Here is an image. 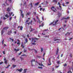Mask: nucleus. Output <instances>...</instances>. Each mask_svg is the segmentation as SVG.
<instances>
[{"mask_svg": "<svg viewBox=\"0 0 73 73\" xmlns=\"http://www.w3.org/2000/svg\"><path fill=\"white\" fill-rule=\"evenodd\" d=\"M52 58H53L54 60V56H51L50 57V58H49L48 59V61H49L50 64H48L49 65H51V63L50 62V59Z\"/></svg>", "mask_w": 73, "mask_h": 73, "instance_id": "f257e3e1", "label": "nucleus"}, {"mask_svg": "<svg viewBox=\"0 0 73 73\" xmlns=\"http://www.w3.org/2000/svg\"><path fill=\"white\" fill-rule=\"evenodd\" d=\"M51 9H52V11H53L54 12H56L55 10V11H57V9H56L54 8V6L52 7L51 8Z\"/></svg>", "mask_w": 73, "mask_h": 73, "instance_id": "f03ea898", "label": "nucleus"}, {"mask_svg": "<svg viewBox=\"0 0 73 73\" xmlns=\"http://www.w3.org/2000/svg\"><path fill=\"white\" fill-rule=\"evenodd\" d=\"M11 33H12V31L11 30H10L8 32L7 35H10Z\"/></svg>", "mask_w": 73, "mask_h": 73, "instance_id": "7ed1b4c3", "label": "nucleus"}, {"mask_svg": "<svg viewBox=\"0 0 73 73\" xmlns=\"http://www.w3.org/2000/svg\"><path fill=\"white\" fill-rule=\"evenodd\" d=\"M34 40H38V38H32L31 39L32 42H33V41Z\"/></svg>", "mask_w": 73, "mask_h": 73, "instance_id": "20e7f679", "label": "nucleus"}, {"mask_svg": "<svg viewBox=\"0 0 73 73\" xmlns=\"http://www.w3.org/2000/svg\"><path fill=\"white\" fill-rule=\"evenodd\" d=\"M19 28H20V30H21V31H22L23 30V27L22 26H18L17 28L18 29H19Z\"/></svg>", "mask_w": 73, "mask_h": 73, "instance_id": "39448f33", "label": "nucleus"}, {"mask_svg": "<svg viewBox=\"0 0 73 73\" xmlns=\"http://www.w3.org/2000/svg\"><path fill=\"white\" fill-rule=\"evenodd\" d=\"M33 61H34V62H35V59H33L31 61V65L32 66H33V63H32Z\"/></svg>", "mask_w": 73, "mask_h": 73, "instance_id": "423d86ee", "label": "nucleus"}, {"mask_svg": "<svg viewBox=\"0 0 73 73\" xmlns=\"http://www.w3.org/2000/svg\"><path fill=\"white\" fill-rule=\"evenodd\" d=\"M9 29V27H6L3 28V29H5V30H6L7 31V29Z\"/></svg>", "mask_w": 73, "mask_h": 73, "instance_id": "0eeeda50", "label": "nucleus"}, {"mask_svg": "<svg viewBox=\"0 0 73 73\" xmlns=\"http://www.w3.org/2000/svg\"><path fill=\"white\" fill-rule=\"evenodd\" d=\"M58 51H59V49H58V48L56 51V54L57 55V54H58Z\"/></svg>", "mask_w": 73, "mask_h": 73, "instance_id": "6e6552de", "label": "nucleus"}, {"mask_svg": "<svg viewBox=\"0 0 73 73\" xmlns=\"http://www.w3.org/2000/svg\"><path fill=\"white\" fill-rule=\"evenodd\" d=\"M59 8H60V10L61 11V12L63 11V10H62V7L60 5L59 6Z\"/></svg>", "mask_w": 73, "mask_h": 73, "instance_id": "1a4fd4ad", "label": "nucleus"}, {"mask_svg": "<svg viewBox=\"0 0 73 73\" xmlns=\"http://www.w3.org/2000/svg\"><path fill=\"white\" fill-rule=\"evenodd\" d=\"M7 12H9V11H11V8H9V7H8L7 9Z\"/></svg>", "mask_w": 73, "mask_h": 73, "instance_id": "9d476101", "label": "nucleus"}, {"mask_svg": "<svg viewBox=\"0 0 73 73\" xmlns=\"http://www.w3.org/2000/svg\"><path fill=\"white\" fill-rule=\"evenodd\" d=\"M4 33V30H3L1 32V35H3V34Z\"/></svg>", "mask_w": 73, "mask_h": 73, "instance_id": "9b49d317", "label": "nucleus"}, {"mask_svg": "<svg viewBox=\"0 0 73 73\" xmlns=\"http://www.w3.org/2000/svg\"><path fill=\"white\" fill-rule=\"evenodd\" d=\"M58 15L59 16V17H60L61 16V14L60 13H58Z\"/></svg>", "mask_w": 73, "mask_h": 73, "instance_id": "f8f14e48", "label": "nucleus"}, {"mask_svg": "<svg viewBox=\"0 0 73 73\" xmlns=\"http://www.w3.org/2000/svg\"><path fill=\"white\" fill-rule=\"evenodd\" d=\"M58 21V20H57L56 21H55V24H53V25H55L56 24V23H57V22Z\"/></svg>", "mask_w": 73, "mask_h": 73, "instance_id": "ddd939ff", "label": "nucleus"}, {"mask_svg": "<svg viewBox=\"0 0 73 73\" xmlns=\"http://www.w3.org/2000/svg\"><path fill=\"white\" fill-rule=\"evenodd\" d=\"M29 5L30 4L31 5V7L30 8V9H32V8H33V6L32 5V3H31L30 4H29Z\"/></svg>", "mask_w": 73, "mask_h": 73, "instance_id": "4468645a", "label": "nucleus"}, {"mask_svg": "<svg viewBox=\"0 0 73 73\" xmlns=\"http://www.w3.org/2000/svg\"><path fill=\"white\" fill-rule=\"evenodd\" d=\"M53 2H55L56 3H57L58 1L57 0H53L52 1Z\"/></svg>", "mask_w": 73, "mask_h": 73, "instance_id": "2eb2a0df", "label": "nucleus"}, {"mask_svg": "<svg viewBox=\"0 0 73 73\" xmlns=\"http://www.w3.org/2000/svg\"><path fill=\"white\" fill-rule=\"evenodd\" d=\"M30 14H31V12L27 13L26 14V16H27V15L29 16V15H30Z\"/></svg>", "mask_w": 73, "mask_h": 73, "instance_id": "dca6fc26", "label": "nucleus"}, {"mask_svg": "<svg viewBox=\"0 0 73 73\" xmlns=\"http://www.w3.org/2000/svg\"><path fill=\"white\" fill-rule=\"evenodd\" d=\"M23 71V69L22 68H21L20 69H19V72H22Z\"/></svg>", "mask_w": 73, "mask_h": 73, "instance_id": "f3484780", "label": "nucleus"}, {"mask_svg": "<svg viewBox=\"0 0 73 73\" xmlns=\"http://www.w3.org/2000/svg\"><path fill=\"white\" fill-rule=\"evenodd\" d=\"M16 66H17V65L13 64V68H15V67H16Z\"/></svg>", "mask_w": 73, "mask_h": 73, "instance_id": "a211bd4d", "label": "nucleus"}, {"mask_svg": "<svg viewBox=\"0 0 73 73\" xmlns=\"http://www.w3.org/2000/svg\"><path fill=\"white\" fill-rule=\"evenodd\" d=\"M12 60H13V61H14V62H15V60H16V59L15 58H13L12 59Z\"/></svg>", "mask_w": 73, "mask_h": 73, "instance_id": "6ab92c4d", "label": "nucleus"}, {"mask_svg": "<svg viewBox=\"0 0 73 73\" xmlns=\"http://www.w3.org/2000/svg\"><path fill=\"white\" fill-rule=\"evenodd\" d=\"M56 63L58 64H59L60 63V61L59 60H58L56 62Z\"/></svg>", "mask_w": 73, "mask_h": 73, "instance_id": "aec40b11", "label": "nucleus"}, {"mask_svg": "<svg viewBox=\"0 0 73 73\" xmlns=\"http://www.w3.org/2000/svg\"><path fill=\"white\" fill-rule=\"evenodd\" d=\"M11 66V65H8L7 67H6L5 68L6 69H7V68H9V66Z\"/></svg>", "mask_w": 73, "mask_h": 73, "instance_id": "412c9836", "label": "nucleus"}, {"mask_svg": "<svg viewBox=\"0 0 73 73\" xmlns=\"http://www.w3.org/2000/svg\"><path fill=\"white\" fill-rule=\"evenodd\" d=\"M65 19V17H63L61 19V21H62V20H64Z\"/></svg>", "mask_w": 73, "mask_h": 73, "instance_id": "4be33fe9", "label": "nucleus"}, {"mask_svg": "<svg viewBox=\"0 0 73 73\" xmlns=\"http://www.w3.org/2000/svg\"><path fill=\"white\" fill-rule=\"evenodd\" d=\"M65 20H67V19H69L70 17H68L67 18H65Z\"/></svg>", "mask_w": 73, "mask_h": 73, "instance_id": "5701e85b", "label": "nucleus"}, {"mask_svg": "<svg viewBox=\"0 0 73 73\" xmlns=\"http://www.w3.org/2000/svg\"><path fill=\"white\" fill-rule=\"evenodd\" d=\"M6 17H7V18L9 17V15H8V14H6L5 15Z\"/></svg>", "mask_w": 73, "mask_h": 73, "instance_id": "b1692460", "label": "nucleus"}, {"mask_svg": "<svg viewBox=\"0 0 73 73\" xmlns=\"http://www.w3.org/2000/svg\"><path fill=\"white\" fill-rule=\"evenodd\" d=\"M9 39L10 40H12V42H13V39H12L11 38H9Z\"/></svg>", "mask_w": 73, "mask_h": 73, "instance_id": "393cba45", "label": "nucleus"}, {"mask_svg": "<svg viewBox=\"0 0 73 73\" xmlns=\"http://www.w3.org/2000/svg\"><path fill=\"white\" fill-rule=\"evenodd\" d=\"M23 44H21V46H22V48H25V46H23Z\"/></svg>", "mask_w": 73, "mask_h": 73, "instance_id": "a878e982", "label": "nucleus"}, {"mask_svg": "<svg viewBox=\"0 0 73 73\" xmlns=\"http://www.w3.org/2000/svg\"><path fill=\"white\" fill-rule=\"evenodd\" d=\"M39 65H40V66H43V64H40V63H38Z\"/></svg>", "mask_w": 73, "mask_h": 73, "instance_id": "bb28decb", "label": "nucleus"}, {"mask_svg": "<svg viewBox=\"0 0 73 73\" xmlns=\"http://www.w3.org/2000/svg\"><path fill=\"white\" fill-rule=\"evenodd\" d=\"M39 2H38L36 3H35V5H38V3H39Z\"/></svg>", "mask_w": 73, "mask_h": 73, "instance_id": "cd10ccee", "label": "nucleus"}, {"mask_svg": "<svg viewBox=\"0 0 73 73\" xmlns=\"http://www.w3.org/2000/svg\"><path fill=\"white\" fill-rule=\"evenodd\" d=\"M8 1H9L10 3H12V0H8Z\"/></svg>", "mask_w": 73, "mask_h": 73, "instance_id": "c85d7f7f", "label": "nucleus"}, {"mask_svg": "<svg viewBox=\"0 0 73 73\" xmlns=\"http://www.w3.org/2000/svg\"><path fill=\"white\" fill-rule=\"evenodd\" d=\"M14 50H15V51H19V49H18L17 50L16 49V48H15L14 49Z\"/></svg>", "mask_w": 73, "mask_h": 73, "instance_id": "c756f323", "label": "nucleus"}, {"mask_svg": "<svg viewBox=\"0 0 73 73\" xmlns=\"http://www.w3.org/2000/svg\"><path fill=\"white\" fill-rule=\"evenodd\" d=\"M20 58H21V61H23V60H24V58H23L20 57Z\"/></svg>", "mask_w": 73, "mask_h": 73, "instance_id": "7c9ffc66", "label": "nucleus"}, {"mask_svg": "<svg viewBox=\"0 0 73 73\" xmlns=\"http://www.w3.org/2000/svg\"><path fill=\"white\" fill-rule=\"evenodd\" d=\"M7 61H8V60H5V61H4L5 64H7Z\"/></svg>", "mask_w": 73, "mask_h": 73, "instance_id": "2f4dec72", "label": "nucleus"}, {"mask_svg": "<svg viewBox=\"0 0 73 73\" xmlns=\"http://www.w3.org/2000/svg\"><path fill=\"white\" fill-rule=\"evenodd\" d=\"M43 51V48H41V52H42Z\"/></svg>", "mask_w": 73, "mask_h": 73, "instance_id": "473e14b6", "label": "nucleus"}, {"mask_svg": "<svg viewBox=\"0 0 73 73\" xmlns=\"http://www.w3.org/2000/svg\"><path fill=\"white\" fill-rule=\"evenodd\" d=\"M21 16H22V18H23L24 17V14H21Z\"/></svg>", "mask_w": 73, "mask_h": 73, "instance_id": "72a5a7b5", "label": "nucleus"}, {"mask_svg": "<svg viewBox=\"0 0 73 73\" xmlns=\"http://www.w3.org/2000/svg\"><path fill=\"white\" fill-rule=\"evenodd\" d=\"M5 3L6 4V5H7V6H8L9 5V4H8L7 3V1H6Z\"/></svg>", "mask_w": 73, "mask_h": 73, "instance_id": "f704fd0d", "label": "nucleus"}, {"mask_svg": "<svg viewBox=\"0 0 73 73\" xmlns=\"http://www.w3.org/2000/svg\"><path fill=\"white\" fill-rule=\"evenodd\" d=\"M25 41H26V42H28V39H27V38H25Z\"/></svg>", "mask_w": 73, "mask_h": 73, "instance_id": "c9c22d12", "label": "nucleus"}, {"mask_svg": "<svg viewBox=\"0 0 73 73\" xmlns=\"http://www.w3.org/2000/svg\"><path fill=\"white\" fill-rule=\"evenodd\" d=\"M38 68H39V69L40 68V69H42V67L38 66Z\"/></svg>", "mask_w": 73, "mask_h": 73, "instance_id": "e433bc0d", "label": "nucleus"}, {"mask_svg": "<svg viewBox=\"0 0 73 73\" xmlns=\"http://www.w3.org/2000/svg\"><path fill=\"white\" fill-rule=\"evenodd\" d=\"M70 57L71 58H72V54H70Z\"/></svg>", "mask_w": 73, "mask_h": 73, "instance_id": "4c0bfd02", "label": "nucleus"}, {"mask_svg": "<svg viewBox=\"0 0 73 73\" xmlns=\"http://www.w3.org/2000/svg\"><path fill=\"white\" fill-rule=\"evenodd\" d=\"M38 32L37 31H35V32H34V33H35V34H36V33H37Z\"/></svg>", "mask_w": 73, "mask_h": 73, "instance_id": "58836bf2", "label": "nucleus"}, {"mask_svg": "<svg viewBox=\"0 0 73 73\" xmlns=\"http://www.w3.org/2000/svg\"><path fill=\"white\" fill-rule=\"evenodd\" d=\"M57 58L59 59L60 58V55H58V56L57 57Z\"/></svg>", "mask_w": 73, "mask_h": 73, "instance_id": "ea45409f", "label": "nucleus"}, {"mask_svg": "<svg viewBox=\"0 0 73 73\" xmlns=\"http://www.w3.org/2000/svg\"><path fill=\"white\" fill-rule=\"evenodd\" d=\"M58 40H59V39H54V41H58Z\"/></svg>", "mask_w": 73, "mask_h": 73, "instance_id": "a19ab883", "label": "nucleus"}, {"mask_svg": "<svg viewBox=\"0 0 73 73\" xmlns=\"http://www.w3.org/2000/svg\"><path fill=\"white\" fill-rule=\"evenodd\" d=\"M53 24V22H52V23H50V24L49 25H51Z\"/></svg>", "mask_w": 73, "mask_h": 73, "instance_id": "79ce46f5", "label": "nucleus"}, {"mask_svg": "<svg viewBox=\"0 0 73 73\" xmlns=\"http://www.w3.org/2000/svg\"><path fill=\"white\" fill-rule=\"evenodd\" d=\"M3 60L4 61H6V58L4 57V58H3Z\"/></svg>", "mask_w": 73, "mask_h": 73, "instance_id": "37998d69", "label": "nucleus"}, {"mask_svg": "<svg viewBox=\"0 0 73 73\" xmlns=\"http://www.w3.org/2000/svg\"><path fill=\"white\" fill-rule=\"evenodd\" d=\"M4 39H3L2 41V44H4Z\"/></svg>", "mask_w": 73, "mask_h": 73, "instance_id": "c03bdc74", "label": "nucleus"}, {"mask_svg": "<svg viewBox=\"0 0 73 73\" xmlns=\"http://www.w3.org/2000/svg\"><path fill=\"white\" fill-rule=\"evenodd\" d=\"M55 67L56 68H58L59 67V66H56Z\"/></svg>", "mask_w": 73, "mask_h": 73, "instance_id": "a18cd8bd", "label": "nucleus"}, {"mask_svg": "<svg viewBox=\"0 0 73 73\" xmlns=\"http://www.w3.org/2000/svg\"><path fill=\"white\" fill-rule=\"evenodd\" d=\"M33 13L34 14V15L36 16V12H34Z\"/></svg>", "mask_w": 73, "mask_h": 73, "instance_id": "49530a36", "label": "nucleus"}, {"mask_svg": "<svg viewBox=\"0 0 73 73\" xmlns=\"http://www.w3.org/2000/svg\"><path fill=\"white\" fill-rule=\"evenodd\" d=\"M2 64H3V62H0V65H1Z\"/></svg>", "mask_w": 73, "mask_h": 73, "instance_id": "de8ad7c7", "label": "nucleus"}, {"mask_svg": "<svg viewBox=\"0 0 73 73\" xmlns=\"http://www.w3.org/2000/svg\"><path fill=\"white\" fill-rule=\"evenodd\" d=\"M35 51L36 53H37V50H35Z\"/></svg>", "mask_w": 73, "mask_h": 73, "instance_id": "09e8293b", "label": "nucleus"}, {"mask_svg": "<svg viewBox=\"0 0 73 73\" xmlns=\"http://www.w3.org/2000/svg\"><path fill=\"white\" fill-rule=\"evenodd\" d=\"M35 30V29H33H33H32L31 30V31H30V32H32L33 30L34 31Z\"/></svg>", "mask_w": 73, "mask_h": 73, "instance_id": "8fccbe9b", "label": "nucleus"}, {"mask_svg": "<svg viewBox=\"0 0 73 73\" xmlns=\"http://www.w3.org/2000/svg\"><path fill=\"white\" fill-rule=\"evenodd\" d=\"M64 66H67V64H65L64 65Z\"/></svg>", "mask_w": 73, "mask_h": 73, "instance_id": "3c124183", "label": "nucleus"}, {"mask_svg": "<svg viewBox=\"0 0 73 73\" xmlns=\"http://www.w3.org/2000/svg\"><path fill=\"white\" fill-rule=\"evenodd\" d=\"M2 52H3V54H5V51H3Z\"/></svg>", "mask_w": 73, "mask_h": 73, "instance_id": "603ef678", "label": "nucleus"}, {"mask_svg": "<svg viewBox=\"0 0 73 73\" xmlns=\"http://www.w3.org/2000/svg\"><path fill=\"white\" fill-rule=\"evenodd\" d=\"M42 8L40 7V11H42Z\"/></svg>", "mask_w": 73, "mask_h": 73, "instance_id": "864d4df0", "label": "nucleus"}, {"mask_svg": "<svg viewBox=\"0 0 73 73\" xmlns=\"http://www.w3.org/2000/svg\"><path fill=\"white\" fill-rule=\"evenodd\" d=\"M21 53H22V52H21L18 55H20Z\"/></svg>", "mask_w": 73, "mask_h": 73, "instance_id": "5fc2aeb1", "label": "nucleus"}, {"mask_svg": "<svg viewBox=\"0 0 73 73\" xmlns=\"http://www.w3.org/2000/svg\"><path fill=\"white\" fill-rule=\"evenodd\" d=\"M12 17H11L9 19V20L10 21H11V20H12Z\"/></svg>", "mask_w": 73, "mask_h": 73, "instance_id": "6e6d98bb", "label": "nucleus"}, {"mask_svg": "<svg viewBox=\"0 0 73 73\" xmlns=\"http://www.w3.org/2000/svg\"><path fill=\"white\" fill-rule=\"evenodd\" d=\"M33 19L34 20L35 22H36V19H35L33 18Z\"/></svg>", "mask_w": 73, "mask_h": 73, "instance_id": "4d7b16f0", "label": "nucleus"}, {"mask_svg": "<svg viewBox=\"0 0 73 73\" xmlns=\"http://www.w3.org/2000/svg\"><path fill=\"white\" fill-rule=\"evenodd\" d=\"M63 54H61V55L60 56L61 57H62V56H63Z\"/></svg>", "mask_w": 73, "mask_h": 73, "instance_id": "13d9d810", "label": "nucleus"}, {"mask_svg": "<svg viewBox=\"0 0 73 73\" xmlns=\"http://www.w3.org/2000/svg\"><path fill=\"white\" fill-rule=\"evenodd\" d=\"M32 44H33V45H36V44H35V43H32Z\"/></svg>", "mask_w": 73, "mask_h": 73, "instance_id": "bf43d9fd", "label": "nucleus"}, {"mask_svg": "<svg viewBox=\"0 0 73 73\" xmlns=\"http://www.w3.org/2000/svg\"><path fill=\"white\" fill-rule=\"evenodd\" d=\"M25 73H26V70H27V69H25L24 70Z\"/></svg>", "mask_w": 73, "mask_h": 73, "instance_id": "052dcab7", "label": "nucleus"}, {"mask_svg": "<svg viewBox=\"0 0 73 73\" xmlns=\"http://www.w3.org/2000/svg\"><path fill=\"white\" fill-rule=\"evenodd\" d=\"M44 26V24L43 23H42L41 25V26L43 27Z\"/></svg>", "mask_w": 73, "mask_h": 73, "instance_id": "680f3d73", "label": "nucleus"}, {"mask_svg": "<svg viewBox=\"0 0 73 73\" xmlns=\"http://www.w3.org/2000/svg\"><path fill=\"white\" fill-rule=\"evenodd\" d=\"M6 19H7V18L5 17H3V20H6Z\"/></svg>", "mask_w": 73, "mask_h": 73, "instance_id": "e2e57ef3", "label": "nucleus"}, {"mask_svg": "<svg viewBox=\"0 0 73 73\" xmlns=\"http://www.w3.org/2000/svg\"><path fill=\"white\" fill-rule=\"evenodd\" d=\"M17 45H20V42H18L17 43Z\"/></svg>", "mask_w": 73, "mask_h": 73, "instance_id": "0e129e2a", "label": "nucleus"}, {"mask_svg": "<svg viewBox=\"0 0 73 73\" xmlns=\"http://www.w3.org/2000/svg\"><path fill=\"white\" fill-rule=\"evenodd\" d=\"M58 5H59V6L60 5H61V4H60V2L58 3Z\"/></svg>", "mask_w": 73, "mask_h": 73, "instance_id": "69168bd1", "label": "nucleus"}, {"mask_svg": "<svg viewBox=\"0 0 73 73\" xmlns=\"http://www.w3.org/2000/svg\"><path fill=\"white\" fill-rule=\"evenodd\" d=\"M9 17H11V13H9Z\"/></svg>", "mask_w": 73, "mask_h": 73, "instance_id": "338daca9", "label": "nucleus"}, {"mask_svg": "<svg viewBox=\"0 0 73 73\" xmlns=\"http://www.w3.org/2000/svg\"><path fill=\"white\" fill-rule=\"evenodd\" d=\"M27 37H28V38H29V34L27 35Z\"/></svg>", "mask_w": 73, "mask_h": 73, "instance_id": "774afa93", "label": "nucleus"}]
</instances>
